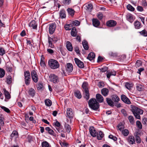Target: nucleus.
<instances>
[{"label":"nucleus","instance_id":"4be33fe9","mask_svg":"<svg viewBox=\"0 0 147 147\" xmlns=\"http://www.w3.org/2000/svg\"><path fill=\"white\" fill-rule=\"evenodd\" d=\"M66 47L67 49L69 51H72L73 50V47L71 43L69 41L66 42Z\"/></svg>","mask_w":147,"mask_h":147},{"label":"nucleus","instance_id":"9d476101","mask_svg":"<svg viewBox=\"0 0 147 147\" xmlns=\"http://www.w3.org/2000/svg\"><path fill=\"white\" fill-rule=\"evenodd\" d=\"M121 100L125 103L127 104H131L130 100L125 95L122 94L121 97Z\"/></svg>","mask_w":147,"mask_h":147},{"label":"nucleus","instance_id":"f03ea898","mask_svg":"<svg viewBox=\"0 0 147 147\" xmlns=\"http://www.w3.org/2000/svg\"><path fill=\"white\" fill-rule=\"evenodd\" d=\"M131 111L132 112L136 118L137 119H140V115H142L143 114V111L133 105H131Z\"/></svg>","mask_w":147,"mask_h":147},{"label":"nucleus","instance_id":"4c0bfd02","mask_svg":"<svg viewBox=\"0 0 147 147\" xmlns=\"http://www.w3.org/2000/svg\"><path fill=\"white\" fill-rule=\"evenodd\" d=\"M136 88L138 91L140 92L143 91L144 89L143 86L140 84H137Z\"/></svg>","mask_w":147,"mask_h":147},{"label":"nucleus","instance_id":"412c9836","mask_svg":"<svg viewBox=\"0 0 147 147\" xmlns=\"http://www.w3.org/2000/svg\"><path fill=\"white\" fill-rule=\"evenodd\" d=\"M88 84L87 82H84L82 85V87L84 91H85L87 90H89L88 88Z\"/></svg>","mask_w":147,"mask_h":147},{"label":"nucleus","instance_id":"a878e982","mask_svg":"<svg viewBox=\"0 0 147 147\" xmlns=\"http://www.w3.org/2000/svg\"><path fill=\"white\" fill-rule=\"evenodd\" d=\"M74 94L75 96L78 99H80L82 95L80 91L78 90H75L74 92Z\"/></svg>","mask_w":147,"mask_h":147},{"label":"nucleus","instance_id":"6e6552de","mask_svg":"<svg viewBox=\"0 0 147 147\" xmlns=\"http://www.w3.org/2000/svg\"><path fill=\"white\" fill-rule=\"evenodd\" d=\"M74 61L76 64L77 65L78 67L80 68H83L84 67V63L78 59L75 58Z\"/></svg>","mask_w":147,"mask_h":147},{"label":"nucleus","instance_id":"4d7b16f0","mask_svg":"<svg viewBox=\"0 0 147 147\" xmlns=\"http://www.w3.org/2000/svg\"><path fill=\"white\" fill-rule=\"evenodd\" d=\"M5 71L2 68H0V78L3 77L5 75Z\"/></svg>","mask_w":147,"mask_h":147},{"label":"nucleus","instance_id":"8fccbe9b","mask_svg":"<svg viewBox=\"0 0 147 147\" xmlns=\"http://www.w3.org/2000/svg\"><path fill=\"white\" fill-rule=\"evenodd\" d=\"M28 142L30 143L32 141H33V137L30 135H28L26 138Z\"/></svg>","mask_w":147,"mask_h":147},{"label":"nucleus","instance_id":"e2e57ef3","mask_svg":"<svg viewBox=\"0 0 147 147\" xmlns=\"http://www.w3.org/2000/svg\"><path fill=\"white\" fill-rule=\"evenodd\" d=\"M56 121L55 122L53 123V125L55 127H59L61 126V124L57 120H56Z\"/></svg>","mask_w":147,"mask_h":147},{"label":"nucleus","instance_id":"864d4df0","mask_svg":"<svg viewBox=\"0 0 147 147\" xmlns=\"http://www.w3.org/2000/svg\"><path fill=\"white\" fill-rule=\"evenodd\" d=\"M122 132L124 136H126L128 135L129 134V130L127 129L123 130Z\"/></svg>","mask_w":147,"mask_h":147},{"label":"nucleus","instance_id":"f8f14e48","mask_svg":"<svg viewBox=\"0 0 147 147\" xmlns=\"http://www.w3.org/2000/svg\"><path fill=\"white\" fill-rule=\"evenodd\" d=\"M117 24L116 21L111 20L107 21L106 23V25L107 26L113 27L115 26Z\"/></svg>","mask_w":147,"mask_h":147},{"label":"nucleus","instance_id":"c85d7f7f","mask_svg":"<svg viewBox=\"0 0 147 147\" xmlns=\"http://www.w3.org/2000/svg\"><path fill=\"white\" fill-rule=\"evenodd\" d=\"M67 11L69 15L73 17L74 15L75 12L74 9L72 8H68L67 9Z\"/></svg>","mask_w":147,"mask_h":147},{"label":"nucleus","instance_id":"603ef678","mask_svg":"<svg viewBox=\"0 0 147 147\" xmlns=\"http://www.w3.org/2000/svg\"><path fill=\"white\" fill-rule=\"evenodd\" d=\"M139 32L141 35L144 36H147V32L145 29H144L141 31Z\"/></svg>","mask_w":147,"mask_h":147},{"label":"nucleus","instance_id":"5701e85b","mask_svg":"<svg viewBox=\"0 0 147 147\" xmlns=\"http://www.w3.org/2000/svg\"><path fill=\"white\" fill-rule=\"evenodd\" d=\"M106 99L107 102L109 105L111 107L114 106V102L111 98H107Z\"/></svg>","mask_w":147,"mask_h":147},{"label":"nucleus","instance_id":"393cba45","mask_svg":"<svg viewBox=\"0 0 147 147\" xmlns=\"http://www.w3.org/2000/svg\"><path fill=\"white\" fill-rule=\"evenodd\" d=\"M19 134L17 131L16 130H13L10 135V139L11 140L13 138L15 137L16 138L18 137Z\"/></svg>","mask_w":147,"mask_h":147},{"label":"nucleus","instance_id":"f704fd0d","mask_svg":"<svg viewBox=\"0 0 147 147\" xmlns=\"http://www.w3.org/2000/svg\"><path fill=\"white\" fill-rule=\"evenodd\" d=\"M82 45L85 50H88V49L89 46L88 42L86 40H84L82 42Z\"/></svg>","mask_w":147,"mask_h":147},{"label":"nucleus","instance_id":"774afa93","mask_svg":"<svg viewBox=\"0 0 147 147\" xmlns=\"http://www.w3.org/2000/svg\"><path fill=\"white\" fill-rule=\"evenodd\" d=\"M142 61L140 60H138L136 61V65L138 67H140L142 65Z\"/></svg>","mask_w":147,"mask_h":147},{"label":"nucleus","instance_id":"052dcab7","mask_svg":"<svg viewBox=\"0 0 147 147\" xmlns=\"http://www.w3.org/2000/svg\"><path fill=\"white\" fill-rule=\"evenodd\" d=\"M24 75L25 77H30V74L29 70H25L24 72Z\"/></svg>","mask_w":147,"mask_h":147},{"label":"nucleus","instance_id":"f257e3e1","mask_svg":"<svg viewBox=\"0 0 147 147\" xmlns=\"http://www.w3.org/2000/svg\"><path fill=\"white\" fill-rule=\"evenodd\" d=\"M89 107L92 110L99 111L100 105L98 102L95 100V98H92L88 101Z\"/></svg>","mask_w":147,"mask_h":147},{"label":"nucleus","instance_id":"f3484780","mask_svg":"<svg viewBox=\"0 0 147 147\" xmlns=\"http://www.w3.org/2000/svg\"><path fill=\"white\" fill-rule=\"evenodd\" d=\"M111 98L113 101L114 102H117L120 100L119 98L116 94H114L111 95Z\"/></svg>","mask_w":147,"mask_h":147},{"label":"nucleus","instance_id":"5fc2aeb1","mask_svg":"<svg viewBox=\"0 0 147 147\" xmlns=\"http://www.w3.org/2000/svg\"><path fill=\"white\" fill-rule=\"evenodd\" d=\"M0 107L5 112L7 113H11L10 111L8 108L2 106H1Z\"/></svg>","mask_w":147,"mask_h":147},{"label":"nucleus","instance_id":"e433bc0d","mask_svg":"<svg viewBox=\"0 0 147 147\" xmlns=\"http://www.w3.org/2000/svg\"><path fill=\"white\" fill-rule=\"evenodd\" d=\"M43 88L44 86L42 82H39L38 83V86H37V90H43Z\"/></svg>","mask_w":147,"mask_h":147},{"label":"nucleus","instance_id":"680f3d73","mask_svg":"<svg viewBox=\"0 0 147 147\" xmlns=\"http://www.w3.org/2000/svg\"><path fill=\"white\" fill-rule=\"evenodd\" d=\"M33 82L35 83L38 82V76H31Z\"/></svg>","mask_w":147,"mask_h":147},{"label":"nucleus","instance_id":"0eeeda50","mask_svg":"<svg viewBox=\"0 0 147 147\" xmlns=\"http://www.w3.org/2000/svg\"><path fill=\"white\" fill-rule=\"evenodd\" d=\"M67 115L66 117L70 119V121H71V120L73 119L74 117V115L72 111V109L71 108L67 109Z\"/></svg>","mask_w":147,"mask_h":147},{"label":"nucleus","instance_id":"58836bf2","mask_svg":"<svg viewBox=\"0 0 147 147\" xmlns=\"http://www.w3.org/2000/svg\"><path fill=\"white\" fill-rule=\"evenodd\" d=\"M31 81V78L30 77H24V81L26 84L27 85H29Z\"/></svg>","mask_w":147,"mask_h":147},{"label":"nucleus","instance_id":"7ed1b4c3","mask_svg":"<svg viewBox=\"0 0 147 147\" xmlns=\"http://www.w3.org/2000/svg\"><path fill=\"white\" fill-rule=\"evenodd\" d=\"M48 64L52 69H55L59 67L60 65L58 62L56 60L51 59L48 61Z\"/></svg>","mask_w":147,"mask_h":147},{"label":"nucleus","instance_id":"39448f33","mask_svg":"<svg viewBox=\"0 0 147 147\" xmlns=\"http://www.w3.org/2000/svg\"><path fill=\"white\" fill-rule=\"evenodd\" d=\"M49 32L50 34H52L55 32L56 28L55 23L54 22L50 24L49 25Z\"/></svg>","mask_w":147,"mask_h":147},{"label":"nucleus","instance_id":"cd10ccee","mask_svg":"<svg viewBox=\"0 0 147 147\" xmlns=\"http://www.w3.org/2000/svg\"><path fill=\"white\" fill-rule=\"evenodd\" d=\"M60 17L62 18H65L66 17L65 11L64 9H61L59 12Z\"/></svg>","mask_w":147,"mask_h":147},{"label":"nucleus","instance_id":"aec40b11","mask_svg":"<svg viewBox=\"0 0 147 147\" xmlns=\"http://www.w3.org/2000/svg\"><path fill=\"white\" fill-rule=\"evenodd\" d=\"M116 72L114 71H110L109 70L107 71L106 72L107 74V78L109 79L110 78L111 76H115L116 75Z\"/></svg>","mask_w":147,"mask_h":147},{"label":"nucleus","instance_id":"423d86ee","mask_svg":"<svg viewBox=\"0 0 147 147\" xmlns=\"http://www.w3.org/2000/svg\"><path fill=\"white\" fill-rule=\"evenodd\" d=\"M95 100L98 102V103L103 102L104 105L106 104L104 100V98L102 95L100 94L97 93L96 95Z\"/></svg>","mask_w":147,"mask_h":147},{"label":"nucleus","instance_id":"ddd939ff","mask_svg":"<svg viewBox=\"0 0 147 147\" xmlns=\"http://www.w3.org/2000/svg\"><path fill=\"white\" fill-rule=\"evenodd\" d=\"M29 26L30 27H32L33 29L36 30L37 29V24L35 20H32L29 23Z\"/></svg>","mask_w":147,"mask_h":147},{"label":"nucleus","instance_id":"dca6fc26","mask_svg":"<svg viewBox=\"0 0 147 147\" xmlns=\"http://www.w3.org/2000/svg\"><path fill=\"white\" fill-rule=\"evenodd\" d=\"M134 24L135 28L136 29H140L143 26L141 22L138 20L135 21Z\"/></svg>","mask_w":147,"mask_h":147},{"label":"nucleus","instance_id":"bf43d9fd","mask_svg":"<svg viewBox=\"0 0 147 147\" xmlns=\"http://www.w3.org/2000/svg\"><path fill=\"white\" fill-rule=\"evenodd\" d=\"M128 119L129 122L132 124H134L135 123L134 118L133 116L131 115L129 116L128 117Z\"/></svg>","mask_w":147,"mask_h":147},{"label":"nucleus","instance_id":"79ce46f5","mask_svg":"<svg viewBox=\"0 0 147 147\" xmlns=\"http://www.w3.org/2000/svg\"><path fill=\"white\" fill-rule=\"evenodd\" d=\"M64 127L68 133H69L71 130V128L70 125L69 124L65 123Z\"/></svg>","mask_w":147,"mask_h":147},{"label":"nucleus","instance_id":"2f4dec72","mask_svg":"<svg viewBox=\"0 0 147 147\" xmlns=\"http://www.w3.org/2000/svg\"><path fill=\"white\" fill-rule=\"evenodd\" d=\"M98 134L96 136L97 139L98 140H101L102 139V138L104 136V134L102 131H100L98 133Z\"/></svg>","mask_w":147,"mask_h":147},{"label":"nucleus","instance_id":"09e8293b","mask_svg":"<svg viewBox=\"0 0 147 147\" xmlns=\"http://www.w3.org/2000/svg\"><path fill=\"white\" fill-rule=\"evenodd\" d=\"M98 69L100 71V72H105L108 71V68L107 67L104 66L101 68H98Z\"/></svg>","mask_w":147,"mask_h":147},{"label":"nucleus","instance_id":"de8ad7c7","mask_svg":"<svg viewBox=\"0 0 147 147\" xmlns=\"http://www.w3.org/2000/svg\"><path fill=\"white\" fill-rule=\"evenodd\" d=\"M71 22L73 26H79L80 24V22L79 21L76 20L71 21Z\"/></svg>","mask_w":147,"mask_h":147},{"label":"nucleus","instance_id":"ea45409f","mask_svg":"<svg viewBox=\"0 0 147 147\" xmlns=\"http://www.w3.org/2000/svg\"><path fill=\"white\" fill-rule=\"evenodd\" d=\"M71 0H62L61 3L62 5H68L71 3Z\"/></svg>","mask_w":147,"mask_h":147},{"label":"nucleus","instance_id":"473e14b6","mask_svg":"<svg viewBox=\"0 0 147 147\" xmlns=\"http://www.w3.org/2000/svg\"><path fill=\"white\" fill-rule=\"evenodd\" d=\"M45 130L48 132V133L50 135L53 136H56L54 135V132L49 127H47L45 128Z\"/></svg>","mask_w":147,"mask_h":147},{"label":"nucleus","instance_id":"49530a36","mask_svg":"<svg viewBox=\"0 0 147 147\" xmlns=\"http://www.w3.org/2000/svg\"><path fill=\"white\" fill-rule=\"evenodd\" d=\"M12 77L10 76H7L6 78V81L7 84L9 85L12 82Z\"/></svg>","mask_w":147,"mask_h":147},{"label":"nucleus","instance_id":"c03bdc74","mask_svg":"<svg viewBox=\"0 0 147 147\" xmlns=\"http://www.w3.org/2000/svg\"><path fill=\"white\" fill-rule=\"evenodd\" d=\"M5 69L8 72H11L12 71L13 67L8 65H5Z\"/></svg>","mask_w":147,"mask_h":147},{"label":"nucleus","instance_id":"c9c22d12","mask_svg":"<svg viewBox=\"0 0 147 147\" xmlns=\"http://www.w3.org/2000/svg\"><path fill=\"white\" fill-rule=\"evenodd\" d=\"M3 90L5 98L8 99H9L11 98V95L9 92L7 91L5 88L3 89Z\"/></svg>","mask_w":147,"mask_h":147},{"label":"nucleus","instance_id":"a211bd4d","mask_svg":"<svg viewBox=\"0 0 147 147\" xmlns=\"http://www.w3.org/2000/svg\"><path fill=\"white\" fill-rule=\"evenodd\" d=\"M92 22V24L95 27H98L100 25V21L96 18H93Z\"/></svg>","mask_w":147,"mask_h":147},{"label":"nucleus","instance_id":"7c9ffc66","mask_svg":"<svg viewBox=\"0 0 147 147\" xmlns=\"http://www.w3.org/2000/svg\"><path fill=\"white\" fill-rule=\"evenodd\" d=\"M45 58L44 55H42L41 56L40 64L41 67L45 68L46 66V65L44 61Z\"/></svg>","mask_w":147,"mask_h":147},{"label":"nucleus","instance_id":"72a5a7b5","mask_svg":"<svg viewBox=\"0 0 147 147\" xmlns=\"http://www.w3.org/2000/svg\"><path fill=\"white\" fill-rule=\"evenodd\" d=\"M71 35L73 37H75L77 35V31L76 28L74 27L71 29Z\"/></svg>","mask_w":147,"mask_h":147},{"label":"nucleus","instance_id":"4468645a","mask_svg":"<svg viewBox=\"0 0 147 147\" xmlns=\"http://www.w3.org/2000/svg\"><path fill=\"white\" fill-rule=\"evenodd\" d=\"M127 140L130 144H135V139L133 136H129L127 139Z\"/></svg>","mask_w":147,"mask_h":147},{"label":"nucleus","instance_id":"69168bd1","mask_svg":"<svg viewBox=\"0 0 147 147\" xmlns=\"http://www.w3.org/2000/svg\"><path fill=\"white\" fill-rule=\"evenodd\" d=\"M37 70L36 69L33 70L31 71V76H38L37 74Z\"/></svg>","mask_w":147,"mask_h":147},{"label":"nucleus","instance_id":"c756f323","mask_svg":"<svg viewBox=\"0 0 147 147\" xmlns=\"http://www.w3.org/2000/svg\"><path fill=\"white\" fill-rule=\"evenodd\" d=\"M28 92L30 96L33 97L35 94L36 91L33 88H31L29 90Z\"/></svg>","mask_w":147,"mask_h":147},{"label":"nucleus","instance_id":"0e129e2a","mask_svg":"<svg viewBox=\"0 0 147 147\" xmlns=\"http://www.w3.org/2000/svg\"><path fill=\"white\" fill-rule=\"evenodd\" d=\"M135 140L136 143L138 144H139L141 142V139L139 136H135Z\"/></svg>","mask_w":147,"mask_h":147},{"label":"nucleus","instance_id":"1a4fd4ad","mask_svg":"<svg viewBox=\"0 0 147 147\" xmlns=\"http://www.w3.org/2000/svg\"><path fill=\"white\" fill-rule=\"evenodd\" d=\"M89 130L90 135L93 137H95L98 134V132H97L93 126L90 127Z\"/></svg>","mask_w":147,"mask_h":147},{"label":"nucleus","instance_id":"338daca9","mask_svg":"<svg viewBox=\"0 0 147 147\" xmlns=\"http://www.w3.org/2000/svg\"><path fill=\"white\" fill-rule=\"evenodd\" d=\"M103 16V14L102 12H99L97 14V17L100 20H102Z\"/></svg>","mask_w":147,"mask_h":147},{"label":"nucleus","instance_id":"37998d69","mask_svg":"<svg viewBox=\"0 0 147 147\" xmlns=\"http://www.w3.org/2000/svg\"><path fill=\"white\" fill-rule=\"evenodd\" d=\"M45 105L48 107L50 106L52 104L51 101L48 99H46L45 101Z\"/></svg>","mask_w":147,"mask_h":147},{"label":"nucleus","instance_id":"bb28decb","mask_svg":"<svg viewBox=\"0 0 147 147\" xmlns=\"http://www.w3.org/2000/svg\"><path fill=\"white\" fill-rule=\"evenodd\" d=\"M125 88L129 90H130L133 88L134 84L131 82H126L125 83Z\"/></svg>","mask_w":147,"mask_h":147},{"label":"nucleus","instance_id":"a18cd8bd","mask_svg":"<svg viewBox=\"0 0 147 147\" xmlns=\"http://www.w3.org/2000/svg\"><path fill=\"white\" fill-rule=\"evenodd\" d=\"M117 127L119 130L121 131L125 128V126L123 123L120 122L117 125Z\"/></svg>","mask_w":147,"mask_h":147},{"label":"nucleus","instance_id":"9b49d317","mask_svg":"<svg viewBox=\"0 0 147 147\" xmlns=\"http://www.w3.org/2000/svg\"><path fill=\"white\" fill-rule=\"evenodd\" d=\"M65 69L67 72L70 73L72 72L73 69V66L71 63H68L65 66Z\"/></svg>","mask_w":147,"mask_h":147},{"label":"nucleus","instance_id":"6e6d98bb","mask_svg":"<svg viewBox=\"0 0 147 147\" xmlns=\"http://www.w3.org/2000/svg\"><path fill=\"white\" fill-rule=\"evenodd\" d=\"M86 6L87 7V9L88 10H90L91 11L93 9V5L91 3L88 4Z\"/></svg>","mask_w":147,"mask_h":147},{"label":"nucleus","instance_id":"6ab92c4d","mask_svg":"<svg viewBox=\"0 0 147 147\" xmlns=\"http://www.w3.org/2000/svg\"><path fill=\"white\" fill-rule=\"evenodd\" d=\"M95 57V54L93 52L90 53L88 55V57H86L87 59L91 61L94 59Z\"/></svg>","mask_w":147,"mask_h":147},{"label":"nucleus","instance_id":"13d9d810","mask_svg":"<svg viewBox=\"0 0 147 147\" xmlns=\"http://www.w3.org/2000/svg\"><path fill=\"white\" fill-rule=\"evenodd\" d=\"M42 147H49V144L47 141H43L42 143Z\"/></svg>","mask_w":147,"mask_h":147},{"label":"nucleus","instance_id":"3c124183","mask_svg":"<svg viewBox=\"0 0 147 147\" xmlns=\"http://www.w3.org/2000/svg\"><path fill=\"white\" fill-rule=\"evenodd\" d=\"M127 8L128 10L131 11H133L135 10L134 8L130 4L127 5Z\"/></svg>","mask_w":147,"mask_h":147},{"label":"nucleus","instance_id":"20e7f679","mask_svg":"<svg viewBox=\"0 0 147 147\" xmlns=\"http://www.w3.org/2000/svg\"><path fill=\"white\" fill-rule=\"evenodd\" d=\"M50 81L54 84L58 83L59 82L58 77L54 74H51L49 76Z\"/></svg>","mask_w":147,"mask_h":147},{"label":"nucleus","instance_id":"2eb2a0df","mask_svg":"<svg viewBox=\"0 0 147 147\" xmlns=\"http://www.w3.org/2000/svg\"><path fill=\"white\" fill-rule=\"evenodd\" d=\"M127 20L131 23H132L134 19L133 18V16L130 13H127L126 16Z\"/></svg>","mask_w":147,"mask_h":147},{"label":"nucleus","instance_id":"a19ab883","mask_svg":"<svg viewBox=\"0 0 147 147\" xmlns=\"http://www.w3.org/2000/svg\"><path fill=\"white\" fill-rule=\"evenodd\" d=\"M84 91L85 93L84 98L86 99V100H88L90 98V93L89 90H87Z\"/></svg>","mask_w":147,"mask_h":147},{"label":"nucleus","instance_id":"b1692460","mask_svg":"<svg viewBox=\"0 0 147 147\" xmlns=\"http://www.w3.org/2000/svg\"><path fill=\"white\" fill-rule=\"evenodd\" d=\"M101 92L103 96H106L108 94L109 91L107 88H104L101 90Z\"/></svg>","mask_w":147,"mask_h":147}]
</instances>
